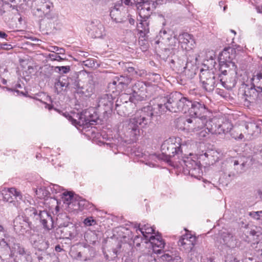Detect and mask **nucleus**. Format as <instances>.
<instances>
[{
  "mask_svg": "<svg viewBox=\"0 0 262 262\" xmlns=\"http://www.w3.org/2000/svg\"><path fill=\"white\" fill-rule=\"evenodd\" d=\"M196 242L195 236L190 233H186L181 236L178 242V245L181 250H184L186 253H189L194 248Z\"/></svg>",
  "mask_w": 262,
  "mask_h": 262,
  "instance_id": "nucleus-10",
  "label": "nucleus"
},
{
  "mask_svg": "<svg viewBox=\"0 0 262 262\" xmlns=\"http://www.w3.org/2000/svg\"><path fill=\"white\" fill-rule=\"evenodd\" d=\"M145 89V85L141 81H137L135 83L132 87V93L143 92Z\"/></svg>",
  "mask_w": 262,
  "mask_h": 262,
  "instance_id": "nucleus-35",
  "label": "nucleus"
},
{
  "mask_svg": "<svg viewBox=\"0 0 262 262\" xmlns=\"http://www.w3.org/2000/svg\"><path fill=\"white\" fill-rule=\"evenodd\" d=\"M135 228H136V231L139 230L141 232L146 241L149 239L150 236V235L153 233L154 231L152 227L148 224L143 225H141L140 224H136L135 226Z\"/></svg>",
  "mask_w": 262,
  "mask_h": 262,
  "instance_id": "nucleus-21",
  "label": "nucleus"
},
{
  "mask_svg": "<svg viewBox=\"0 0 262 262\" xmlns=\"http://www.w3.org/2000/svg\"><path fill=\"white\" fill-rule=\"evenodd\" d=\"M63 115L75 126L88 127V125H93V122H95V121L91 118L89 111L86 110L80 113H71V114L64 113Z\"/></svg>",
  "mask_w": 262,
  "mask_h": 262,
  "instance_id": "nucleus-4",
  "label": "nucleus"
},
{
  "mask_svg": "<svg viewBox=\"0 0 262 262\" xmlns=\"http://www.w3.org/2000/svg\"><path fill=\"white\" fill-rule=\"evenodd\" d=\"M179 99V112H182L184 114L188 113L191 101L187 97H183L181 93Z\"/></svg>",
  "mask_w": 262,
  "mask_h": 262,
  "instance_id": "nucleus-22",
  "label": "nucleus"
},
{
  "mask_svg": "<svg viewBox=\"0 0 262 262\" xmlns=\"http://www.w3.org/2000/svg\"><path fill=\"white\" fill-rule=\"evenodd\" d=\"M148 242L151 244L154 253L161 254L163 252L165 243L161 235H151L149 239L145 242L147 243Z\"/></svg>",
  "mask_w": 262,
  "mask_h": 262,
  "instance_id": "nucleus-14",
  "label": "nucleus"
},
{
  "mask_svg": "<svg viewBox=\"0 0 262 262\" xmlns=\"http://www.w3.org/2000/svg\"><path fill=\"white\" fill-rule=\"evenodd\" d=\"M138 10L139 15L140 19H147L150 16L151 12L145 10L143 8H137Z\"/></svg>",
  "mask_w": 262,
  "mask_h": 262,
  "instance_id": "nucleus-37",
  "label": "nucleus"
},
{
  "mask_svg": "<svg viewBox=\"0 0 262 262\" xmlns=\"http://www.w3.org/2000/svg\"><path fill=\"white\" fill-rule=\"evenodd\" d=\"M3 46H4V47L3 48L4 49H9L12 48L11 45L4 44Z\"/></svg>",
  "mask_w": 262,
  "mask_h": 262,
  "instance_id": "nucleus-64",
  "label": "nucleus"
},
{
  "mask_svg": "<svg viewBox=\"0 0 262 262\" xmlns=\"http://www.w3.org/2000/svg\"><path fill=\"white\" fill-rule=\"evenodd\" d=\"M219 129L216 131V133H219V134L228 133L230 131L232 127L231 123L228 121H225L222 123H219ZM214 132H215V130H214Z\"/></svg>",
  "mask_w": 262,
  "mask_h": 262,
  "instance_id": "nucleus-29",
  "label": "nucleus"
},
{
  "mask_svg": "<svg viewBox=\"0 0 262 262\" xmlns=\"http://www.w3.org/2000/svg\"><path fill=\"white\" fill-rule=\"evenodd\" d=\"M180 96V93L174 92L166 97L168 111L172 113L179 112V98Z\"/></svg>",
  "mask_w": 262,
  "mask_h": 262,
  "instance_id": "nucleus-15",
  "label": "nucleus"
},
{
  "mask_svg": "<svg viewBox=\"0 0 262 262\" xmlns=\"http://www.w3.org/2000/svg\"><path fill=\"white\" fill-rule=\"evenodd\" d=\"M143 92H140L139 93H132V96H130L129 97V99L130 102L136 103L138 101H141L144 99V94H142Z\"/></svg>",
  "mask_w": 262,
  "mask_h": 262,
  "instance_id": "nucleus-34",
  "label": "nucleus"
},
{
  "mask_svg": "<svg viewBox=\"0 0 262 262\" xmlns=\"http://www.w3.org/2000/svg\"><path fill=\"white\" fill-rule=\"evenodd\" d=\"M219 129V124L216 122L215 121V120H213V123L211 125L210 128H209V133L212 134H219L215 132H214V130L217 131Z\"/></svg>",
  "mask_w": 262,
  "mask_h": 262,
  "instance_id": "nucleus-42",
  "label": "nucleus"
},
{
  "mask_svg": "<svg viewBox=\"0 0 262 262\" xmlns=\"http://www.w3.org/2000/svg\"><path fill=\"white\" fill-rule=\"evenodd\" d=\"M53 189L55 190L56 193L60 192L61 190H63L62 187L57 185H54Z\"/></svg>",
  "mask_w": 262,
  "mask_h": 262,
  "instance_id": "nucleus-55",
  "label": "nucleus"
},
{
  "mask_svg": "<svg viewBox=\"0 0 262 262\" xmlns=\"http://www.w3.org/2000/svg\"><path fill=\"white\" fill-rule=\"evenodd\" d=\"M23 217L28 222H35L39 219L43 228L47 230H50L53 228V221L51 214L47 211H40L38 213L37 210L33 207L27 208L25 210Z\"/></svg>",
  "mask_w": 262,
  "mask_h": 262,
  "instance_id": "nucleus-2",
  "label": "nucleus"
},
{
  "mask_svg": "<svg viewBox=\"0 0 262 262\" xmlns=\"http://www.w3.org/2000/svg\"><path fill=\"white\" fill-rule=\"evenodd\" d=\"M235 56L236 50L235 49L231 47L226 48L219 55V62L221 63L224 62H234L233 60L235 58Z\"/></svg>",
  "mask_w": 262,
  "mask_h": 262,
  "instance_id": "nucleus-18",
  "label": "nucleus"
},
{
  "mask_svg": "<svg viewBox=\"0 0 262 262\" xmlns=\"http://www.w3.org/2000/svg\"><path fill=\"white\" fill-rule=\"evenodd\" d=\"M207 117V116L192 117L191 118L181 121L184 124V129H186L189 132H195L205 127Z\"/></svg>",
  "mask_w": 262,
  "mask_h": 262,
  "instance_id": "nucleus-7",
  "label": "nucleus"
},
{
  "mask_svg": "<svg viewBox=\"0 0 262 262\" xmlns=\"http://www.w3.org/2000/svg\"><path fill=\"white\" fill-rule=\"evenodd\" d=\"M156 101L152 106H150L154 112V116H160L168 111L166 97H161L157 100Z\"/></svg>",
  "mask_w": 262,
  "mask_h": 262,
  "instance_id": "nucleus-17",
  "label": "nucleus"
},
{
  "mask_svg": "<svg viewBox=\"0 0 262 262\" xmlns=\"http://www.w3.org/2000/svg\"><path fill=\"white\" fill-rule=\"evenodd\" d=\"M125 106L124 105H119L118 104H116V108L115 109L117 110L118 112H119L121 111V109H123Z\"/></svg>",
  "mask_w": 262,
  "mask_h": 262,
  "instance_id": "nucleus-57",
  "label": "nucleus"
},
{
  "mask_svg": "<svg viewBox=\"0 0 262 262\" xmlns=\"http://www.w3.org/2000/svg\"><path fill=\"white\" fill-rule=\"evenodd\" d=\"M257 234V232H256L255 230H251L249 231V234L251 236H258V235Z\"/></svg>",
  "mask_w": 262,
  "mask_h": 262,
  "instance_id": "nucleus-59",
  "label": "nucleus"
},
{
  "mask_svg": "<svg viewBox=\"0 0 262 262\" xmlns=\"http://www.w3.org/2000/svg\"><path fill=\"white\" fill-rule=\"evenodd\" d=\"M55 86L56 89L59 88L61 90H63V88H67L68 86V83L59 80L57 82L55 83Z\"/></svg>",
  "mask_w": 262,
  "mask_h": 262,
  "instance_id": "nucleus-44",
  "label": "nucleus"
},
{
  "mask_svg": "<svg viewBox=\"0 0 262 262\" xmlns=\"http://www.w3.org/2000/svg\"><path fill=\"white\" fill-rule=\"evenodd\" d=\"M186 155H183V157H180L181 161H179L180 164L182 166H185L189 172L191 170L195 169L198 166L197 162L195 160H193L191 158L186 157Z\"/></svg>",
  "mask_w": 262,
  "mask_h": 262,
  "instance_id": "nucleus-20",
  "label": "nucleus"
},
{
  "mask_svg": "<svg viewBox=\"0 0 262 262\" xmlns=\"http://www.w3.org/2000/svg\"><path fill=\"white\" fill-rule=\"evenodd\" d=\"M88 235H90L91 237H93V240H91V242L93 244H94L96 242V239H97L96 234L94 232H91L90 234H89L88 236Z\"/></svg>",
  "mask_w": 262,
  "mask_h": 262,
  "instance_id": "nucleus-54",
  "label": "nucleus"
},
{
  "mask_svg": "<svg viewBox=\"0 0 262 262\" xmlns=\"http://www.w3.org/2000/svg\"><path fill=\"white\" fill-rule=\"evenodd\" d=\"M186 58L183 57L181 59L178 58L177 61L172 59L171 62L174 65V67L178 71L186 72L187 64L185 61Z\"/></svg>",
  "mask_w": 262,
  "mask_h": 262,
  "instance_id": "nucleus-28",
  "label": "nucleus"
},
{
  "mask_svg": "<svg viewBox=\"0 0 262 262\" xmlns=\"http://www.w3.org/2000/svg\"><path fill=\"white\" fill-rule=\"evenodd\" d=\"M176 40L175 38H171L169 40V47L168 48H166L165 51H166L167 50L169 51L170 50H171L176 45Z\"/></svg>",
  "mask_w": 262,
  "mask_h": 262,
  "instance_id": "nucleus-51",
  "label": "nucleus"
},
{
  "mask_svg": "<svg viewBox=\"0 0 262 262\" xmlns=\"http://www.w3.org/2000/svg\"><path fill=\"white\" fill-rule=\"evenodd\" d=\"M129 64L126 63L125 68L126 69V71L128 73H130L132 76L138 75V72L135 70V68L132 67L128 66Z\"/></svg>",
  "mask_w": 262,
  "mask_h": 262,
  "instance_id": "nucleus-46",
  "label": "nucleus"
},
{
  "mask_svg": "<svg viewBox=\"0 0 262 262\" xmlns=\"http://www.w3.org/2000/svg\"><path fill=\"white\" fill-rule=\"evenodd\" d=\"M13 248L20 255L25 256L28 260L31 259V253L30 251L26 250L25 248L19 243H14Z\"/></svg>",
  "mask_w": 262,
  "mask_h": 262,
  "instance_id": "nucleus-27",
  "label": "nucleus"
},
{
  "mask_svg": "<svg viewBox=\"0 0 262 262\" xmlns=\"http://www.w3.org/2000/svg\"><path fill=\"white\" fill-rule=\"evenodd\" d=\"M252 80L254 86H256L259 92H262V72L254 75Z\"/></svg>",
  "mask_w": 262,
  "mask_h": 262,
  "instance_id": "nucleus-31",
  "label": "nucleus"
},
{
  "mask_svg": "<svg viewBox=\"0 0 262 262\" xmlns=\"http://www.w3.org/2000/svg\"><path fill=\"white\" fill-rule=\"evenodd\" d=\"M181 139L178 138H170L165 141L161 146L162 154L169 158L177 156L178 159L183 157L182 148L180 143Z\"/></svg>",
  "mask_w": 262,
  "mask_h": 262,
  "instance_id": "nucleus-3",
  "label": "nucleus"
},
{
  "mask_svg": "<svg viewBox=\"0 0 262 262\" xmlns=\"http://www.w3.org/2000/svg\"><path fill=\"white\" fill-rule=\"evenodd\" d=\"M61 198L63 203L68 204L70 208V205H75L77 197L75 198L72 192L66 191L62 193Z\"/></svg>",
  "mask_w": 262,
  "mask_h": 262,
  "instance_id": "nucleus-26",
  "label": "nucleus"
},
{
  "mask_svg": "<svg viewBox=\"0 0 262 262\" xmlns=\"http://www.w3.org/2000/svg\"><path fill=\"white\" fill-rule=\"evenodd\" d=\"M53 49V51H51L52 52L55 53V52H57V54H64V50L63 48H59L57 46H53L51 47Z\"/></svg>",
  "mask_w": 262,
  "mask_h": 262,
  "instance_id": "nucleus-50",
  "label": "nucleus"
},
{
  "mask_svg": "<svg viewBox=\"0 0 262 262\" xmlns=\"http://www.w3.org/2000/svg\"><path fill=\"white\" fill-rule=\"evenodd\" d=\"M137 30L140 34V37L145 38L146 35L149 33L148 24L147 19H140V23L137 25Z\"/></svg>",
  "mask_w": 262,
  "mask_h": 262,
  "instance_id": "nucleus-25",
  "label": "nucleus"
},
{
  "mask_svg": "<svg viewBox=\"0 0 262 262\" xmlns=\"http://www.w3.org/2000/svg\"><path fill=\"white\" fill-rule=\"evenodd\" d=\"M220 80L223 85L227 89H231L232 87H234L236 84L234 79H232V80H230L229 82L227 81H223V78H221Z\"/></svg>",
  "mask_w": 262,
  "mask_h": 262,
  "instance_id": "nucleus-41",
  "label": "nucleus"
},
{
  "mask_svg": "<svg viewBox=\"0 0 262 262\" xmlns=\"http://www.w3.org/2000/svg\"><path fill=\"white\" fill-rule=\"evenodd\" d=\"M258 89L253 85L243 83L240 88L239 92L241 98L243 100L244 105L249 106L253 103L258 95Z\"/></svg>",
  "mask_w": 262,
  "mask_h": 262,
  "instance_id": "nucleus-6",
  "label": "nucleus"
},
{
  "mask_svg": "<svg viewBox=\"0 0 262 262\" xmlns=\"http://www.w3.org/2000/svg\"><path fill=\"white\" fill-rule=\"evenodd\" d=\"M236 66L234 62H224L221 63L219 62V71L221 74L224 75H226L228 72L230 71H236Z\"/></svg>",
  "mask_w": 262,
  "mask_h": 262,
  "instance_id": "nucleus-24",
  "label": "nucleus"
},
{
  "mask_svg": "<svg viewBox=\"0 0 262 262\" xmlns=\"http://www.w3.org/2000/svg\"><path fill=\"white\" fill-rule=\"evenodd\" d=\"M136 4L137 8L142 7L145 10L152 13V11L156 8L155 3L152 1L147 0H134Z\"/></svg>",
  "mask_w": 262,
  "mask_h": 262,
  "instance_id": "nucleus-23",
  "label": "nucleus"
},
{
  "mask_svg": "<svg viewBox=\"0 0 262 262\" xmlns=\"http://www.w3.org/2000/svg\"><path fill=\"white\" fill-rule=\"evenodd\" d=\"M200 80L203 89L207 92L212 91L215 86V77L210 70H201L200 73Z\"/></svg>",
  "mask_w": 262,
  "mask_h": 262,
  "instance_id": "nucleus-8",
  "label": "nucleus"
},
{
  "mask_svg": "<svg viewBox=\"0 0 262 262\" xmlns=\"http://www.w3.org/2000/svg\"><path fill=\"white\" fill-rule=\"evenodd\" d=\"M9 188H7V189H5L3 190V194L4 200L7 202H9L10 203H12L14 201H13L12 196L11 195V193H10Z\"/></svg>",
  "mask_w": 262,
  "mask_h": 262,
  "instance_id": "nucleus-39",
  "label": "nucleus"
},
{
  "mask_svg": "<svg viewBox=\"0 0 262 262\" xmlns=\"http://www.w3.org/2000/svg\"><path fill=\"white\" fill-rule=\"evenodd\" d=\"M35 193L37 196L40 199H45L48 197L49 193L46 190L45 187H40L37 188L35 190Z\"/></svg>",
  "mask_w": 262,
  "mask_h": 262,
  "instance_id": "nucleus-36",
  "label": "nucleus"
},
{
  "mask_svg": "<svg viewBox=\"0 0 262 262\" xmlns=\"http://www.w3.org/2000/svg\"><path fill=\"white\" fill-rule=\"evenodd\" d=\"M56 69H58L61 74H66L70 71V66L56 67Z\"/></svg>",
  "mask_w": 262,
  "mask_h": 262,
  "instance_id": "nucleus-47",
  "label": "nucleus"
},
{
  "mask_svg": "<svg viewBox=\"0 0 262 262\" xmlns=\"http://www.w3.org/2000/svg\"><path fill=\"white\" fill-rule=\"evenodd\" d=\"M27 228L34 230V226L31 222H28L23 217H17L14 221V229L20 234H24L28 231Z\"/></svg>",
  "mask_w": 262,
  "mask_h": 262,
  "instance_id": "nucleus-12",
  "label": "nucleus"
},
{
  "mask_svg": "<svg viewBox=\"0 0 262 262\" xmlns=\"http://www.w3.org/2000/svg\"><path fill=\"white\" fill-rule=\"evenodd\" d=\"M249 215L257 220H262V210L250 212Z\"/></svg>",
  "mask_w": 262,
  "mask_h": 262,
  "instance_id": "nucleus-43",
  "label": "nucleus"
},
{
  "mask_svg": "<svg viewBox=\"0 0 262 262\" xmlns=\"http://www.w3.org/2000/svg\"><path fill=\"white\" fill-rule=\"evenodd\" d=\"M123 136L121 138L127 144L136 142L140 134L139 127L130 120L129 122L123 126Z\"/></svg>",
  "mask_w": 262,
  "mask_h": 262,
  "instance_id": "nucleus-9",
  "label": "nucleus"
},
{
  "mask_svg": "<svg viewBox=\"0 0 262 262\" xmlns=\"http://www.w3.org/2000/svg\"><path fill=\"white\" fill-rule=\"evenodd\" d=\"M213 120H210L208 119L207 118V122L206 123H205V126L206 127V128L208 129V132H209V128H210L211 125L213 123Z\"/></svg>",
  "mask_w": 262,
  "mask_h": 262,
  "instance_id": "nucleus-53",
  "label": "nucleus"
},
{
  "mask_svg": "<svg viewBox=\"0 0 262 262\" xmlns=\"http://www.w3.org/2000/svg\"><path fill=\"white\" fill-rule=\"evenodd\" d=\"M45 105V107L46 108H48L49 110H51L53 108V105H50V104H47V103H44Z\"/></svg>",
  "mask_w": 262,
  "mask_h": 262,
  "instance_id": "nucleus-62",
  "label": "nucleus"
},
{
  "mask_svg": "<svg viewBox=\"0 0 262 262\" xmlns=\"http://www.w3.org/2000/svg\"><path fill=\"white\" fill-rule=\"evenodd\" d=\"M154 112L150 106L144 107L139 111L136 116L130 120L138 127L146 128L152 122Z\"/></svg>",
  "mask_w": 262,
  "mask_h": 262,
  "instance_id": "nucleus-5",
  "label": "nucleus"
},
{
  "mask_svg": "<svg viewBox=\"0 0 262 262\" xmlns=\"http://www.w3.org/2000/svg\"><path fill=\"white\" fill-rule=\"evenodd\" d=\"M221 238L223 243L227 247L230 248L235 247L237 244V240L235 236L230 232H223L221 234Z\"/></svg>",
  "mask_w": 262,
  "mask_h": 262,
  "instance_id": "nucleus-19",
  "label": "nucleus"
},
{
  "mask_svg": "<svg viewBox=\"0 0 262 262\" xmlns=\"http://www.w3.org/2000/svg\"><path fill=\"white\" fill-rule=\"evenodd\" d=\"M257 127V125H255V124H254L251 123V124H250V125H246V128L247 130H248V128H249V127L252 128H253L254 127Z\"/></svg>",
  "mask_w": 262,
  "mask_h": 262,
  "instance_id": "nucleus-60",
  "label": "nucleus"
},
{
  "mask_svg": "<svg viewBox=\"0 0 262 262\" xmlns=\"http://www.w3.org/2000/svg\"><path fill=\"white\" fill-rule=\"evenodd\" d=\"M113 98L112 95L105 94L102 95L98 101V106L103 107L105 112L112 111L113 108Z\"/></svg>",
  "mask_w": 262,
  "mask_h": 262,
  "instance_id": "nucleus-16",
  "label": "nucleus"
},
{
  "mask_svg": "<svg viewBox=\"0 0 262 262\" xmlns=\"http://www.w3.org/2000/svg\"><path fill=\"white\" fill-rule=\"evenodd\" d=\"M178 40L183 50L190 51L194 47L195 41L191 34L186 32L180 34L179 35Z\"/></svg>",
  "mask_w": 262,
  "mask_h": 262,
  "instance_id": "nucleus-11",
  "label": "nucleus"
},
{
  "mask_svg": "<svg viewBox=\"0 0 262 262\" xmlns=\"http://www.w3.org/2000/svg\"><path fill=\"white\" fill-rule=\"evenodd\" d=\"M132 81V79L128 77L121 76L118 79V84L125 86L128 85Z\"/></svg>",
  "mask_w": 262,
  "mask_h": 262,
  "instance_id": "nucleus-38",
  "label": "nucleus"
},
{
  "mask_svg": "<svg viewBox=\"0 0 262 262\" xmlns=\"http://www.w3.org/2000/svg\"><path fill=\"white\" fill-rule=\"evenodd\" d=\"M172 262H183V260L180 256H176L172 259Z\"/></svg>",
  "mask_w": 262,
  "mask_h": 262,
  "instance_id": "nucleus-56",
  "label": "nucleus"
},
{
  "mask_svg": "<svg viewBox=\"0 0 262 262\" xmlns=\"http://www.w3.org/2000/svg\"><path fill=\"white\" fill-rule=\"evenodd\" d=\"M77 198V204L78 206V208L75 209L83 210L84 209H89L91 207L92 204H90L88 201L84 199H81L80 197Z\"/></svg>",
  "mask_w": 262,
  "mask_h": 262,
  "instance_id": "nucleus-32",
  "label": "nucleus"
},
{
  "mask_svg": "<svg viewBox=\"0 0 262 262\" xmlns=\"http://www.w3.org/2000/svg\"><path fill=\"white\" fill-rule=\"evenodd\" d=\"M6 233L2 226L0 225V247H9V244L5 241Z\"/></svg>",
  "mask_w": 262,
  "mask_h": 262,
  "instance_id": "nucleus-33",
  "label": "nucleus"
},
{
  "mask_svg": "<svg viewBox=\"0 0 262 262\" xmlns=\"http://www.w3.org/2000/svg\"><path fill=\"white\" fill-rule=\"evenodd\" d=\"M90 32L92 36L95 38H99L102 36V33L104 30L103 26L100 25V26H90Z\"/></svg>",
  "mask_w": 262,
  "mask_h": 262,
  "instance_id": "nucleus-30",
  "label": "nucleus"
},
{
  "mask_svg": "<svg viewBox=\"0 0 262 262\" xmlns=\"http://www.w3.org/2000/svg\"><path fill=\"white\" fill-rule=\"evenodd\" d=\"M11 195L14 196L16 199H18L21 200L23 198L22 194L20 191L17 190L14 187L9 188Z\"/></svg>",
  "mask_w": 262,
  "mask_h": 262,
  "instance_id": "nucleus-40",
  "label": "nucleus"
},
{
  "mask_svg": "<svg viewBox=\"0 0 262 262\" xmlns=\"http://www.w3.org/2000/svg\"><path fill=\"white\" fill-rule=\"evenodd\" d=\"M7 36H8L7 34H6L5 32L0 31V37L1 38H5L6 37H7Z\"/></svg>",
  "mask_w": 262,
  "mask_h": 262,
  "instance_id": "nucleus-61",
  "label": "nucleus"
},
{
  "mask_svg": "<svg viewBox=\"0 0 262 262\" xmlns=\"http://www.w3.org/2000/svg\"><path fill=\"white\" fill-rule=\"evenodd\" d=\"M59 54L57 53H52V54H49V57L51 59V60L52 61H61L63 60L62 58H61L59 55Z\"/></svg>",
  "mask_w": 262,
  "mask_h": 262,
  "instance_id": "nucleus-45",
  "label": "nucleus"
},
{
  "mask_svg": "<svg viewBox=\"0 0 262 262\" xmlns=\"http://www.w3.org/2000/svg\"><path fill=\"white\" fill-rule=\"evenodd\" d=\"M225 262H239V260L233 255L229 254L226 257Z\"/></svg>",
  "mask_w": 262,
  "mask_h": 262,
  "instance_id": "nucleus-49",
  "label": "nucleus"
},
{
  "mask_svg": "<svg viewBox=\"0 0 262 262\" xmlns=\"http://www.w3.org/2000/svg\"><path fill=\"white\" fill-rule=\"evenodd\" d=\"M53 4L50 0H33L32 4V13L38 18H43L41 25L54 27L58 20V15L51 12Z\"/></svg>",
  "mask_w": 262,
  "mask_h": 262,
  "instance_id": "nucleus-1",
  "label": "nucleus"
},
{
  "mask_svg": "<svg viewBox=\"0 0 262 262\" xmlns=\"http://www.w3.org/2000/svg\"><path fill=\"white\" fill-rule=\"evenodd\" d=\"M206 134H207V132L206 131H204V130H202L199 133L200 136H202V137H205L206 136Z\"/></svg>",
  "mask_w": 262,
  "mask_h": 262,
  "instance_id": "nucleus-63",
  "label": "nucleus"
},
{
  "mask_svg": "<svg viewBox=\"0 0 262 262\" xmlns=\"http://www.w3.org/2000/svg\"><path fill=\"white\" fill-rule=\"evenodd\" d=\"M188 114L191 117L207 116L208 109L204 103L191 101Z\"/></svg>",
  "mask_w": 262,
  "mask_h": 262,
  "instance_id": "nucleus-13",
  "label": "nucleus"
},
{
  "mask_svg": "<svg viewBox=\"0 0 262 262\" xmlns=\"http://www.w3.org/2000/svg\"><path fill=\"white\" fill-rule=\"evenodd\" d=\"M55 250L57 252H60L63 250V249L59 245H57L55 246Z\"/></svg>",
  "mask_w": 262,
  "mask_h": 262,
  "instance_id": "nucleus-58",
  "label": "nucleus"
},
{
  "mask_svg": "<svg viewBox=\"0 0 262 262\" xmlns=\"http://www.w3.org/2000/svg\"><path fill=\"white\" fill-rule=\"evenodd\" d=\"M84 224L88 226H92L96 224V221L92 217L86 218L83 222Z\"/></svg>",
  "mask_w": 262,
  "mask_h": 262,
  "instance_id": "nucleus-48",
  "label": "nucleus"
},
{
  "mask_svg": "<svg viewBox=\"0 0 262 262\" xmlns=\"http://www.w3.org/2000/svg\"><path fill=\"white\" fill-rule=\"evenodd\" d=\"M84 65L89 67H92L95 65V62L93 60L88 59L83 61Z\"/></svg>",
  "mask_w": 262,
  "mask_h": 262,
  "instance_id": "nucleus-52",
  "label": "nucleus"
}]
</instances>
